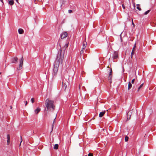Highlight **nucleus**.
Here are the masks:
<instances>
[{
  "label": "nucleus",
  "mask_w": 156,
  "mask_h": 156,
  "mask_svg": "<svg viewBox=\"0 0 156 156\" xmlns=\"http://www.w3.org/2000/svg\"><path fill=\"white\" fill-rule=\"evenodd\" d=\"M112 70L111 68L110 69L109 76H108V80L110 83H111L112 82Z\"/></svg>",
  "instance_id": "39448f33"
},
{
  "label": "nucleus",
  "mask_w": 156,
  "mask_h": 156,
  "mask_svg": "<svg viewBox=\"0 0 156 156\" xmlns=\"http://www.w3.org/2000/svg\"><path fill=\"white\" fill-rule=\"evenodd\" d=\"M132 113V110L129 111L127 113L128 116H129V115L131 116Z\"/></svg>",
  "instance_id": "412c9836"
},
{
  "label": "nucleus",
  "mask_w": 156,
  "mask_h": 156,
  "mask_svg": "<svg viewBox=\"0 0 156 156\" xmlns=\"http://www.w3.org/2000/svg\"><path fill=\"white\" fill-rule=\"evenodd\" d=\"M0 1H1V2L2 3H3V0H0Z\"/></svg>",
  "instance_id": "4c0bfd02"
},
{
  "label": "nucleus",
  "mask_w": 156,
  "mask_h": 156,
  "mask_svg": "<svg viewBox=\"0 0 156 156\" xmlns=\"http://www.w3.org/2000/svg\"><path fill=\"white\" fill-rule=\"evenodd\" d=\"M149 114L150 115L152 113V109H150L149 110Z\"/></svg>",
  "instance_id": "393cba45"
},
{
  "label": "nucleus",
  "mask_w": 156,
  "mask_h": 156,
  "mask_svg": "<svg viewBox=\"0 0 156 156\" xmlns=\"http://www.w3.org/2000/svg\"><path fill=\"white\" fill-rule=\"evenodd\" d=\"M79 88L80 89V85H79Z\"/></svg>",
  "instance_id": "79ce46f5"
},
{
  "label": "nucleus",
  "mask_w": 156,
  "mask_h": 156,
  "mask_svg": "<svg viewBox=\"0 0 156 156\" xmlns=\"http://www.w3.org/2000/svg\"><path fill=\"white\" fill-rule=\"evenodd\" d=\"M129 137L127 136H126L125 138V142H127L128 140Z\"/></svg>",
  "instance_id": "5701e85b"
},
{
  "label": "nucleus",
  "mask_w": 156,
  "mask_h": 156,
  "mask_svg": "<svg viewBox=\"0 0 156 156\" xmlns=\"http://www.w3.org/2000/svg\"><path fill=\"white\" fill-rule=\"evenodd\" d=\"M127 1L129 2V6L130 7H131V6H130V2L129 0H128Z\"/></svg>",
  "instance_id": "72a5a7b5"
},
{
  "label": "nucleus",
  "mask_w": 156,
  "mask_h": 156,
  "mask_svg": "<svg viewBox=\"0 0 156 156\" xmlns=\"http://www.w3.org/2000/svg\"><path fill=\"white\" fill-rule=\"evenodd\" d=\"M58 144H55L54 145V146L53 148L54 149H57L58 148Z\"/></svg>",
  "instance_id": "6ab92c4d"
},
{
  "label": "nucleus",
  "mask_w": 156,
  "mask_h": 156,
  "mask_svg": "<svg viewBox=\"0 0 156 156\" xmlns=\"http://www.w3.org/2000/svg\"><path fill=\"white\" fill-rule=\"evenodd\" d=\"M87 50H86L85 51V52H87Z\"/></svg>",
  "instance_id": "37998d69"
},
{
  "label": "nucleus",
  "mask_w": 156,
  "mask_h": 156,
  "mask_svg": "<svg viewBox=\"0 0 156 156\" xmlns=\"http://www.w3.org/2000/svg\"><path fill=\"white\" fill-rule=\"evenodd\" d=\"M69 85V83L68 82H66L64 80H63L62 82V87L63 89L65 90L66 89L67 85Z\"/></svg>",
  "instance_id": "20e7f679"
},
{
  "label": "nucleus",
  "mask_w": 156,
  "mask_h": 156,
  "mask_svg": "<svg viewBox=\"0 0 156 156\" xmlns=\"http://www.w3.org/2000/svg\"><path fill=\"white\" fill-rule=\"evenodd\" d=\"M36 1H37V0H35L34 1V3H35V4H36Z\"/></svg>",
  "instance_id": "58836bf2"
},
{
  "label": "nucleus",
  "mask_w": 156,
  "mask_h": 156,
  "mask_svg": "<svg viewBox=\"0 0 156 156\" xmlns=\"http://www.w3.org/2000/svg\"><path fill=\"white\" fill-rule=\"evenodd\" d=\"M40 111H41V108H37L35 110L34 112H35V113L36 114H37Z\"/></svg>",
  "instance_id": "ddd939ff"
},
{
  "label": "nucleus",
  "mask_w": 156,
  "mask_h": 156,
  "mask_svg": "<svg viewBox=\"0 0 156 156\" xmlns=\"http://www.w3.org/2000/svg\"><path fill=\"white\" fill-rule=\"evenodd\" d=\"M39 0H37V1H39Z\"/></svg>",
  "instance_id": "49530a36"
},
{
  "label": "nucleus",
  "mask_w": 156,
  "mask_h": 156,
  "mask_svg": "<svg viewBox=\"0 0 156 156\" xmlns=\"http://www.w3.org/2000/svg\"><path fill=\"white\" fill-rule=\"evenodd\" d=\"M56 115L55 116V119L54 120V121H55V119H56Z\"/></svg>",
  "instance_id": "ea45409f"
},
{
  "label": "nucleus",
  "mask_w": 156,
  "mask_h": 156,
  "mask_svg": "<svg viewBox=\"0 0 156 156\" xmlns=\"http://www.w3.org/2000/svg\"><path fill=\"white\" fill-rule=\"evenodd\" d=\"M131 116L129 115V116H128L127 118V120H129L130 119V117Z\"/></svg>",
  "instance_id": "cd10ccee"
},
{
  "label": "nucleus",
  "mask_w": 156,
  "mask_h": 156,
  "mask_svg": "<svg viewBox=\"0 0 156 156\" xmlns=\"http://www.w3.org/2000/svg\"><path fill=\"white\" fill-rule=\"evenodd\" d=\"M132 87V85L131 84L130 82H129L128 83V90H130Z\"/></svg>",
  "instance_id": "2eb2a0df"
},
{
  "label": "nucleus",
  "mask_w": 156,
  "mask_h": 156,
  "mask_svg": "<svg viewBox=\"0 0 156 156\" xmlns=\"http://www.w3.org/2000/svg\"><path fill=\"white\" fill-rule=\"evenodd\" d=\"M9 3L10 5H13L14 4V2L13 0H11L9 1Z\"/></svg>",
  "instance_id": "dca6fc26"
},
{
  "label": "nucleus",
  "mask_w": 156,
  "mask_h": 156,
  "mask_svg": "<svg viewBox=\"0 0 156 156\" xmlns=\"http://www.w3.org/2000/svg\"><path fill=\"white\" fill-rule=\"evenodd\" d=\"M85 49V48L83 49V48H82V49L80 52V55H81L83 53Z\"/></svg>",
  "instance_id": "4be33fe9"
},
{
  "label": "nucleus",
  "mask_w": 156,
  "mask_h": 156,
  "mask_svg": "<svg viewBox=\"0 0 156 156\" xmlns=\"http://www.w3.org/2000/svg\"><path fill=\"white\" fill-rule=\"evenodd\" d=\"M143 84H144V83H143L140 86V87H139L138 89L137 92H139L140 91V89L142 87V86H143Z\"/></svg>",
  "instance_id": "aec40b11"
},
{
  "label": "nucleus",
  "mask_w": 156,
  "mask_h": 156,
  "mask_svg": "<svg viewBox=\"0 0 156 156\" xmlns=\"http://www.w3.org/2000/svg\"><path fill=\"white\" fill-rule=\"evenodd\" d=\"M105 112H106L105 111H103L100 112V113L99 114V117H100V118L102 117L105 114Z\"/></svg>",
  "instance_id": "9d476101"
},
{
  "label": "nucleus",
  "mask_w": 156,
  "mask_h": 156,
  "mask_svg": "<svg viewBox=\"0 0 156 156\" xmlns=\"http://www.w3.org/2000/svg\"><path fill=\"white\" fill-rule=\"evenodd\" d=\"M136 43H135L134 44V47L132 49V51L131 53V58H132L133 57V55L134 54V51H135L136 50Z\"/></svg>",
  "instance_id": "1a4fd4ad"
},
{
  "label": "nucleus",
  "mask_w": 156,
  "mask_h": 156,
  "mask_svg": "<svg viewBox=\"0 0 156 156\" xmlns=\"http://www.w3.org/2000/svg\"><path fill=\"white\" fill-rule=\"evenodd\" d=\"M18 59L17 57H13L11 58V62L12 63L16 64L17 62Z\"/></svg>",
  "instance_id": "423d86ee"
},
{
  "label": "nucleus",
  "mask_w": 156,
  "mask_h": 156,
  "mask_svg": "<svg viewBox=\"0 0 156 156\" xmlns=\"http://www.w3.org/2000/svg\"><path fill=\"white\" fill-rule=\"evenodd\" d=\"M34 98H32L31 99V101L33 103L34 102Z\"/></svg>",
  "instance_id": "a878e982"
},
{
  "label": "nucleus",
  "mask_w": 156,
  "mask_h": 156,
  "mask_svg": "<svg viewBox=\"0 0 156 156\" xmlns=\"http://www.w3.org/2000/svg\"><path fill=\"white\" fill-rule=\"evenodd\" d=\"M16 2L18 3H19V2H18V0H16Z\"/></svg>",
  "instance_id": "e433bc0d"
},
{
  "label": "nucleus",
  "mask_w": 156,
  "mask_h": 156,
  "mask_svg": "<svg viewBox=\"0 0 156 156\" xmlns=\"http://www.w3.org/2000/svg\"><path fill=\"white\" fill-rule=\"evenodd\" d=\"M133 7H134V9H135V3H133Z\"/></svg>",
  "instance_id": "2f4dec72"
},
{
  "label": "nucleus",
  "mask_w": 156,
  "mask_h": 156,
  "mask_svg": "<svg viewBox=\"0 0 156 156\" xmlns=\"http://www.w3.org/2000/svg\"><path fill=\"white\" fill-rule=\"evenodd\" d=\"M118 57V53L116 51H115L113 56V58L115 59L117 58Z\"/></svg>",
  "instance_id": "6e6552de"
},
{
  "label": "nucleus",
  "mask_w": 156,
  "mask_h": 156,
  "mask_svg": "<svg viewBox=\"0 0 156 156\" xmlns=\"http://www.w3.org/2000/svg\"><path fill=\"white\" fill-rule=\"evenodd\" d=\"M2 73L1 72H0V75Z\"/></svg>",
  "instance_id": "c03bdc74"
},
{
  "label": "nucleus",
  "mask_w": 156,
  "mask_h": 156,
  "mask_svg": "<svg viewBox=\"0 0 156 156\" xmlns=\"http://www.w3.org/2000/svg\"><path fill=\"white\" fill-rule=\"evenodd\" d=\"M136 9L139 10V11L141 10V9L140 8V5L139 4H137L136 5Z\"/></svg>",
  "instance_id": "f3484780"
},
{
  "label": "nucleus",
  "mask_w": 156,
  "mask_h": 156,
  "mask_svg": "<svg viewBox=\"0 0 156 156\" xmlns=\"http://www.w3.org/2000/svg\"><path fill=\"white\" fill-rule=\"evenodd\" d=\"M10 109H12V106H10Z\"/></svg>",
  "instance_id": "a19ab883"
},
{
  "label": "nucleus",
  "mask_w": 156,
  "mask_h": 156,
  "mask_svg": "<svg viewBox=\"0 0 156 156\" xmlns=\"http://www.w3.org/2000/svg\"><path fill=\"white\" fill-rule=\"evenodd\" d=\"M150 11V10L147 11H146V12H145V13H144V15H146Z\"/></svg>",
  "instance_id": "b1692460"
},
{
  "label": "nucleus",
  "mask_w": 156,
  "mask_h": 156,
  "mask_svg": "<svg viewBox=\"0 0 156 156\" xmlns=\"http://www.w3.org/2000/svg\"><path fill=\"white\" fill-rule=\"evenodd\" d=\"M86 40V39L85 40ZM87 45V42L86 41H84L83 43V49L85 48Z\"/></svg>",
  "instance_id": "9b49d317"
},
{
  "label": "nucleus",
  "mask_w": 156,
  "mask_h": 156,
  "mask_svg": "<svg viewBox=\"0 0 156 156\" xmlns=\"http://www.w3.org/2000/svg\"><path fill=\"white\" fill-rule=\"evenodd\" d=\"M83 59H84L83 56Z\"/></svg>",
  "instance_id": "a18cd8bd"
},
{
  "label": "nucleus",
  "mask_w": 156,
  "mask_h": 156,
  "mask_svg": "<svg viewBox=\"0 0 156 156\" xmlns=\"http://www.w3.org/2000/svg\"><path fill=\"white\" fill-rule=\"evenodd\" d=\"M18 31L19 34H22L24 33V31L22 29H19Z\"/></svg>",
  "instance_id": "4468645a"
},
{
  "label": "nucleus",
  "mask_w": 156,
  "mask_h": 156,
  "mask_svg": "<svg viewBox=\"0 0 156 156\" xmlns=\"http://www.w3.org/2000/svg\"><path fill=\"white\" fill-rule=\"evenodd\" d=\"M93 155L92 153H90L88 154V156H93Z\"/></svg>",
  "instance_id": "bb28decb"
},
{
  "label": "nucleus",
  "mask_w": 156,
  "mask_h": 156,
  "mask_svg": "<svg viewBox=\"0 0 156 156\" xmlns=\"http://www.w3.org/2000/svg\"><path fill=\"white\" fill-rule=\"evenodd\" d=\"M45 111L46 113L47 111L53 112L55 109V106L54 104V101L48 98L47 99L45 102Z\"/></svg>",
  "instance_id": "f03ea898"
},
{
  "label": "nucleus",
  "mask_w": 156,
  "mask_h": 156,
  "mask_svg": "<svg viewBox=\"0 0 156 156\" xmlns=\"http://www.w3.org/2000/svg\"><path fill=\"white\" fill-rule=\"evenodd\" d=\"M132 24L133 25V27H134L135 26L134 24V23L133 21V20L132 19Z\"/></svg>",
  "instance_id": "473e14b6"
},
{
  "label": "nucleus",
  "mask_w": 156,
  "mask_h": 156,
  "mask_svg": "<svg viewBox=\"0 0 156 156\" xmlns=\"http://www.w3.org/2000/svg\"><path fill=\"white\" fill-rule=\"evenodd\" d=\"M7 144L9 145L10 142V136L9 134H7Z\"/></svg>",
  "instance_id": "f8f14e48"
},
{
  "label": "nucleus",
  "mask_w": 156,
  "mask_h": 156,
  "mask_svg": "<svg viewBox=\"0 0 156 156\" xmlns=\"http://www.w3.org/2000/svg\"><path fill=\"white\" fill-rule=\"evenodd\" d=\"M64 58V52H62V50L58 52L57 58L55 60L53 69V76H56L57 73L58 67L60 63H62Z\"/></svg>",
  "instance_id": "f257e3e1"
},
{
  "label": "nucleus",
  "mask_w": 156,
  "mask_h": 156,
  "mask_svg": "<svg viewBox=\"0 0 156 156\" xmlns=\"http://www.w3.org/2000/svg\"><path fill=\"white\" fill-rule=\"evenodd\" d=\"M20 139H21V141L20 143V146L21 145V143L22 142V136H20Z\"/></svg>",
  "instance_id": "c85d7f7f"
},
{
  "label": "nucleus",
  "mask_w": 156,
  "mask_h": 156,
  "mask_svg": "<svg viewBox=\"0 0 156 156\" xmlns=\"http://www.w3.org/2000/svg\"><path fill=\"white\" fill-rule=\"evenodd\" d=\"M68 12L69 13H71L72 12V11L71 10H68Z\"/></svg>",
  "instance_id": "7c9ffc66"
},
{
  "label": "nucleus",
  "mask_w": 156,
  "mask_h": 156,
  "mask_svg": "<svg viewBox=\"0 0 156 156\" xmlns=\"http://www.w3.org/2000/svg\"><path fill=\"white\" fill-rule=\"evenodd\" d=\"M27 101H26V103H25V106H26L27 105Z\"/></svg>",
  "instance_id": "c9c22d12"
},
{
  "label": "nucleus",
  "mask_w": 156,
  "mask_h": 156,
  "mask_svg": "<svg viewBox=\"0 0 156 156\" xmlns=\"http://www.w3.org/2000/svg\"><path fill=\"white\" fill-rule=\"evenodd\" d=\"M23 57H22V58L20 59V64L19 66V67L17 68V69L18 70H20L22 68L23 65Z\"/></svg>",
  "instance_id": "7ed1b4c3"
},
{
  "label": "nucleus",
  "mask_w": 156,
  "mask_h": 156,
  "mask_svg": "<svg viewBox=\"0 0 156 156\" xmlns=\"http://www.w3.org/2000/svg\"><path fill=\"white\" fill-rule=\"evenodd\" d=\"M68 35V34L66 32H64L62 33V34L61 38L62 39H64Z\"/></svg>",
  "instance_id": "0eeeda50"
},
{
  "label": "nucleus",
  "mask_w": 156,
  "mask_h": 156,
  "mask_svg": "<svg viewBox=\"0 0 156 156\" xmlns=\"http://www.w3.org/2000/svg\"><path fill=\"white\" fill-rule=\"evenodd\" d=\"M122 8H123L124 9H125V6H124V4H122Z\"/></svg>",
  "instance_id": "f704fd0d"
},
{
  "label": "nucleus",
  "mask_w": 156,
  "mask_h": 156,
  "mask_svg": "<svg viewBox=\"0 0 156 156\" xmlns=\"http://www.w3.org/2000/svg\"><path fill=\"white\" fill-rule=\"evenodd\" d=\"M134 81H135V79H133L132 80V81H131V83H132V84H133L134 82Z\"/></svg>",
  "instance_id": "c756f323"
},
{
  "label": "nucleus",
  "mask_w": 156,
  "mask_h": 156,
  "mask_svg": "<svg viewBox=\"0 0 156 156\" xmlns=\"http://www.w3.org/2000/svg\"><path fill=\"white\" fill-rule=\"evenodd\" d=\"M68 43H66L64 46V47L62 48L64 50L66 48L68 47Z\"/></svg>",
  "instance_id": "a211bd4d"
}]
</instances>
